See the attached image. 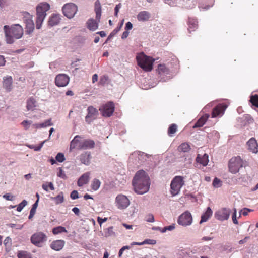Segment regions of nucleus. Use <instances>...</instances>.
<instances>
[{"instance_id":"nucleus-43","label":"nucleus","mask_w":258,"mask_h":258,"mask_svg":"<svg viewBox=\"0 0 258 258\" xmlns=\"http://www.w3.org/2000/svg\"><path fill=\"white\" fill-rule=\"evenodd\" d=\"M27 204V201L25 200H23L17 206V211L18 212H21L22 209Z\"/></svg>"},{"instance_id":"nucleus-23","label":"nucleus","mask_w":258,"mask_h":258,"mask_svg":"<svg viewBox=\"0 0 258 258\" xmlns=\"http://www.w3.org/2000/svg\"><path fill=\"white\" fill-rule=\"evenodd\" d=\"M13 79L11 76L6 77L3 78V87L8 92L12 89Z\"/></svg>"},{"instance_id":"nucleus-61","label":"nucleus","mask_w":258,"mask_h":258,"mask_svg":"<svg viewBox=\"0 0 258 258\" xmlns=\"http://www.w3.org/2000/svg\"><path fill=\"white\" fill-rule=\"evenodd\" d=\"M145 243H148L147 242V240H144L143 242H132L131 245V246H133V245H143V244H145Z\"/></svg>"},{"instance_id":"nucleus-33","label":"nucleus","mask_w":258,"mask_h":258,"mask_svg":"<svg viewBox=\"0 0 258 258\" xmlns=\"http://www.w3.org/2000/svg\"><path fill=\"white\" fill-rule=\"evenodd\" d=\"M51 199L54 201L56 205L61 204L64 201L63 193L62 192H60L56 197H51Z\"/></svg>"},{"instance_id":"nucleus-55","label":"nucleus","mask_w":258,"mask_h":258,"mask_svg":"<svg viewBox=\"0 0 258 258\" xmlns=\"http://www.w3.org/2000/svg\"><path fill=\"white\" fill-rule=\"evenodd\" d=\"M232 221H233V222L234 224H237L238 223V221L237 220V218H236V209H234V212L232 214Z\"/></svg>"},{"instance_id":"nucleus-39","label":"nucleus","mask_w":258,"mask_h":258,"mask_svg":"<svg viewBox=\"0 0 258 258\" xmlns=\"http://www.w3.org/2000/svg\"><path fill=\"white\" fill-rule=\"evenodd\" d=\"M177 130V126L175 124H171L168 130V134L170 136H172L174 135Z\"/></svg>"},{"instance_id":"nucleus-50","label":"nucleus","mask_w":258,"mask_h":258,"mask_svg":"<svg viewBox=\"0 0 258 258\" xmlns=\"http://www.w3.org/2000/svg\"><path fill=\"white\" fill-rule=\"evenodd\" d=\"M121 29L120 26H117L115 29H114L112 32L110 34L109 36H108V39L114 36L115 35H116Z\"/></svg>"},{"instance_id":"nucleus-32","label":"nucleus","mask_w":258,"mask_h":258,"mask_svg":"<svg viewBox=\"0 0 258 258\" xmlns=\"http://www.w3.org/2000/svg\"><path fill=\"white\" fill-rule=\"evenodd\" d=\"M188 31L189 32L194 31L198 27V22L194 18H189L188 19Z\"/></svg>"},{"instance_id":"nucleus-35","label":"nucleus","mask_w":258,"mask_h":258,"mask_svg":"<svg viewBox=\"0 0 258 258\" xmlns=\"http://www.w3.org/2000/svg\"><path fill=\"white\" fill-rule=\"evenodd\" d=\"M190 149V146L187 143H182L178 147V150L183 152H187Z\"/></svg>"},{"instance_id":"nucleus-5","label":"nucleus","mask_w":258,"mask_h":258,"mask_svg":"<svg viewBox=\"0 0 258 258\" xmlns=\"http://www.w3.org/2000/svg\"><path fill=\"white\" fill-rule=\"evenodd\" d=\"M184 184L183 178L180 176L175 177L172 180L171 186V193L173 196L178 195Z\"/></svg>"},{"instance_id":"nucleus-11","label":"nucleus","mask_w":258,"mask_h":258,"mask_svg":"<svg viewBox=\"0 0 258 258\" xmlns=\"http://www.w3.org/2000/svg\"><path fill=\"white\" fill-rule=\"evenodd\" d=\"M99 110L101 111L102 116L110 117L114 111V104L112 102H108L100 108Z\"/></svg>"},{"instance_id":"nucleus-9","label":"nucleus","mask_w":258,"mask_h":258,"mask_svg":"<svg viewBox=\"0 0 258 258\" xmlns=\"http://www.w3.org/2000/svg\"><path fill=\"white\" fill-rule=\"evenodd\" d=\"M115 203L118 209H124L130 205V201L126 196L119 194L115 198Z\"/></svg>"},{"instance_id":"nucleus-59","label":"nucleus","mask_w":258,"mask_h":258,"mask_svg":"<svg viewBox=\"0 0 258 258\" xmlns=\"http://www.w3.org/2000/svg\"><path fill=\"white\" fill-rule=\"evenodd\" d=\"M132 28H133V24H132L131 22H128L126 23L125 27V30L128 31V30H131L132 29Z\"/></svg>"},{"instance_id":"nucleus-20","label":"nucleus","mask_w":258,"mask_h":258,"mask_svg":"<svg viewBox=\"0 0 258 258\" xmlns=\"http://www.w3.org/2000/svg\"><path fill=\"white\" fill-rule=\"evenodd\" d=\"M65 241L63 240H56L52 241L50 245L51 249L55 251H60L63 248Z\"/></svg>"},{"instance_id":"nucleus-41","label":"nucleus","mask_w":258,"mask_h":258,"mask_svg":"<svg viewBox=\"0 0 258 258\" xmlns=\"http://www.w3.org/2000/svg\"><path fill=\"white\" fill-rule=\"evenodd\" d=\"M148 158V155L144 152H139L138 155V158L141 162H144Z\"/></svg>"},{"instance_id":"nucleus-28","label":"nucleus","mask_w":258,"mask_h":258,"mask_svg":"<svg viewBox=\"0 0 258 258\" xmlns=\"http://www.w3.org/2000/svg\"><path fill=\"white\" fill-rule=\"evenodd\" d=\"M208 155L206 154H204L202 156H200V155L198 154L196 158V161L198 163H199L203 166H205L208 163Z\"/></svg>"},{"instance_id":"nucleus-3","label":"nucleus","mask_w":258,"mask_h":258,"mask_svg":"<svg viewBox=\"0 0 258 258\" xmlns=\"http://www.w3.org/2000/svg\"><path fill=\"white\" fill-rule=\"evenodd\" d=\"M50 9V5L45 2L39 4L36 7L37 20L36 22V27L39 29L46 16V12Z\"/></svg>"},{"instance_id":"nucleus-57","label":"nucleus","mask_w":258,"mask_h":258,"mask_svg":"<svg viewBox=\"0 0 258 258\" xmlns=\"http://www.w3.org/2000/svg\"><path fill=\"white\" fill-rule=\"evenodd\" d=\"M146 221L148 222H154V217L153 214H149L147 217Z\"/></svg>"},{"instance_id":"nucleus-62","label":"nucleus","mask_w":258,"mask_h":258,"mask_svg":"<svg viewBox=\"0 0 258 258\" xmlns=\"http://www.w3.org/2000/svg\"><path fill=\"white\" fill-rule=\"evenodd\" d=\"M5 59L3 56L0 55V66H3L5 64Z\"/></svg>"},{"instance_id":"nucleus-29","label":"nucleus","mask_w":258,"mask_h":258,"mask_svg":"<svg viewBox=\"0 0 258 258\" xmlns=\"http://www.w3.org/2000/svg\"><path fill=\"white\" fill-rule=\"evenodd\" d=\"M212 209L210 207H208L205 212L202 215L200 223L206 222L212 216Z\"/></svg>"},{"instance_id":"nucleus-47","label":"nucleus","mask_w":258,"mask_h":258,"mask_svg":"<svg viewBox=\"0 0 258 258\" xmlns=\"http://www.w3.org/2000/svg\"><path fill=\"white\" fill-rule=\"evenodd\" d=\"M56 160H57L59 162H62L65 160L64 155L62 153H58L56 157Z\"/></svg>"},{"instance_id":"nucleus-52","label":"nucleus","mask_w":258,"mask_h":258,"mask_svg":"<svg viewBox=\"0 0 258 258\" xmlns=\"http://www.w3.org/2000/svg\"><path fill=\"white\" fill-rule=\"evenodd\" d=\"M3 197L8 201H13L15 199L14 196L11 195L10 194H6L4 195Z\"/></svg>"},{"instance_id":"nucleus-27","label":"nucleus","mask_w":258,"mask_h":258,"mask_svg":"<svg viewBox=\"0 0 258 258\" xmlns=\"http://www.w3.org/2000/svg\"><path fill=\"white\" fill-rule=\"evenodd\" d=\"M209 115L205 114L200 117L193 126L194 128L200 127L203 126L208 119Z\"/></svg>"},{"instance_id":"nucleus-24","label":"nucleus","mask_w":258,"mask_h":258,"mask_svg":"<svg viewBox=\"0 0 258 258\" xmlns=\"http://www.w3.org/2000/svg\"><path fill=\"white\" fill-rule=\"evenodd\" d=\"M90 176L89 172H86L83 174L78 179L77 184L80 187L83 186L84 184H87L89 181Z\"/></svg>"},{"instance_id":"nucleus-63","label":"nucleus","mask_w":258,"mask_h":258,"mask_svg":"<svg viewBox=\"0 0 258 258\" xmlns=\"http://www.w3.org/2000/svg\"><path fill=\"white\" fill-rule=\"evenodd\" d=\"M72 211L77 216L79 215L80 210L77 207H74L72 209Z\"/></svg>"},{"instance_id":"nucleus-31","label":"nucleus","mask_w":258,"mask_h":258,"mask_svg":"<svg viewBox=\"0 0 258 258\" xmlns=\"http://www.w3.org/2000/svg\"><path fill=\"white\" fill-rule=\"evenodd\" d=\"M80 138L81 137L79 135H76L74 137V138L71 141L70 143V150H73L76 148L78 149V145L80 144V142H82V141L79 140Z\"/></svg>"},{"instance_id":"nucleus-25","label":"nucleus","mask_w":258,"mask_h":258,"mask_svg":"<svg viewBox=\"0 0 258 258\" xmlns=\"http://www.w3.org/2000/svg\"><path fill=\"white\" fill-rule=\"evenodd\" d=\"M151 15L149 12L146 11L140 12L137 15V19L139 21H147L150 18Z\"/></svg>"},{"instance_id":"nucleus-38","label":"nucleus","mask_w":258,"mask_h":258,"mask_svg":"<svg viewBox=\"0 0 258 258\" xmlns=\"http://www.w3.org/2000/svg\"><path fill=\"white\" fill-rule=\"evenodd\" d=\"M18 258H32L31 254L25 251H20L18 252Z\"/></svg>"},{"instance_id":"nucleus-7","label":"nucleus","mask_w":258,"mask_h":258,"mask_svg":"<svg viewBox=\"0 0 258 258\" xmlns=\"http://www.w3.org/2000/svg\"><path fill=\"white\" fill-rule=\"evenodd\" d=\"M31 242L34 245L41 247L47 240V236L45 234L42 232H37L33 234L31 237Z\"/></svg>"},{"instance_id":"nucleus-46","label":"nucleus","mask_w":258,"mask_h":258,"mask_svg":"<svg viewBox=\"0 0 258 258\" xmlns=\"http://www.w3.org/2000/svg\"><path fill=\"white\" fill-rule=\"evenodd\" d=\"M58 172L57 173V175L58 177H60L62 179H66V175L64 173V172L63 171L62 168L59 167L57 169Z\"/></svg>"},{"instance_id":"nucleus-37","label":"nucleus","mask_w":258,"mask_h":258,"mask_svg":"<svg viewBox=\"0 0 258 258\" xmlns=\"http://www.w3.org/2000/svg\"><path fill=\"white\" fill-rule=\"evenodd\" d=\"M62 232H67V231L65 227L62 226H58L53 228L52 233L56 235Z\"/></svg>"},{"instance_id":"nucleus-19","label":"nucleus","mask_w":258,"mask_h":258,"mask_svg":"<svg viewBox=\"0 0 258 258\" xmlns=\"http://www.w3.org/2000/svg\"><path fill=\"white\" fill-rule=\"evenodd\" d=\"M95 146V143L93 140L87 139L82 141L78 145L79 149H92Z\"/></svg>"},{"instance_id":"nucleus-60","label":"nucleus","mask_w":258,"mask_h":258,"mask_svg":"<svg viewBox=\"0 0 258 258\" xmlns=\"http://www.w3.org/2000/svg\"><path fill=\"white\" fill-rule=\"evenodd\" d=\"M107 220V218H102L100 217H98L97 218V221L99 223V224L101 225L103 223L106 222Z\"/></svg>"},{"instance_id":"nucleus-40","label":"nucleus","mask_w":258,"mask_h":258,"mask_svg":"<svg viewBox=\"0 0 258 258\" xmlns=\"http://www.w3.org/2000/svg\"><path fill=\"white\" fill-rule=\"evenodd\" d=\"M113 227L112 226L109 227L104 230V236L105 237L111 236L114 235V232L113 231Z\"/></svg>"},{"instance_id":"nucleus-56","label":"nucleus","mask_w":258,"mask_h":258,"mask_svg":"<svg viewBox=\"0 0 258 258\" xmlns=\"http://www.w3.org/2000/svg\"><path fill=\"white\" fill-rule=\"evenodd\" d=\"M131 248L130 246H123L120 250L118 253V255L119 257H120L123 252H124V250L126 249H129Z\"/></svg>"},{"instance_id":"nucleus-51","label":"nucleus","mask_w":258,"mask_h":258,"mask_svg":"<svg viewBox=\"0 0 258 258\" xmlns=\"http://www.w3.org/2000/svg\"><path fill=\"white\" fill-rule=\"evenodd\" d=\"M7 226L11 228H15L17 230H20L22 229L23 225H16L13 223H10L7 224Z\"/></svg>"},{"instance_id":"nucleus-64","label":"nucleus","mask_w":258,"mask_h":258,"mask_svg":"<svg viewBox=\"0 0 258 258\" xmlns=\"http://www.w3.org/2000/svg\"><path fill=\"white\" fill-rule=\"evenodd\" d=\"M129 35V32L125 30L122 34V36H121V38L124 39H125Z\"/></svg>"},{"instance_id":"nucleus-42","label":"nucleus","mask_w":258,"mask_h":258,"mask_svg":"<svg viewBox=\"0 0 258 258\" xmlns=\"http://www.w3.org/2000/svg\"><path fill=\"white\" fill-rule=\"evenodd\" d=\"M183 0H165V3L171 6H174L180 3Z\"/></svg>"},{"instance_id":"nucleus-44","label":"nucleus","mask_w":258,"mask_h":258,"mask_svg":"<svg viewBox=\"0 0 258 258\" xmlns=\"http://www.w3.org/2000/svg\"><path fill=\"white\" fill-rule=\"evenodd\" d=\"M250 101L253 105L258 107V95H255L254 96H252L250 98Z\"/></svg>"},{"instance_id":"nucleus-2","label":"nucleus","mask_w":258,"mask_h":258,"mask_svg":"<svg viewBox=\"0 0 258 258\" xmlns=\"http://www.w3.org/2000/svg\"><path fill=\"white\" fill-rule=\"evenodd\" d=\"M3 29L8 44L13 43L15 40L21 38L23 35V29L19 24H14L11 26L5 25Z\"/></svg>"},{"instance_id":"nucleus-12","label":"nucleus","mask_w":258,"mask_h":258,"mask_svg":"<svg viewBox=\"0 0 258 258\" xmlns=\"http://www.w3.org/2000/svg\"><path fill=\"white\" fill-rule=\"evenodd\" d=\"M24 18V21L26 24V32L29 34L34 30V24L32 19V16L29 13L25 12Z\"/></svg>"},{"instance_id":"nucleus-21","label":"nucleus","mask_w":258,"mask_h":258,"mask_svg":"<svg viewBox=\"0 0 258 258\" xmlns=\"http://www.w3.org/2000/svg\"><path fill=\"white\" fill-rule=\"evenodd\" d=\"M61 20V15L59 14H53L49 17L48 20V25L51 26H54L58 25Z\"/></svg>"},{"instance_id":"nucleus-10","label":"nucleus","mask_w":258,"mask_h":258,"mask_svg":"<svg viewBox=\"0 0 258 258\" xmlns=\"http://www.w3.org/2000/svg\"><path fill=\"white\" fill-rule=\"evenodd\" d=\"M178 223L183 226L190 225L192 222V217L191 213L188 211H185L178 218Z\"/></svg>"},{"instance_id":"nucleus-48","label":"nucleus","mask_w":258,"mask_h":258,"mask_svg":"<svg viewBox=\"0 0 258 258\" xmlns=\"http://www.w3.org/2000/svg\"><path fill=\"white\" fill-rule=\"evenodd\" d=\"M212 184L213 186L216 188L220 187L222 185L221 180L217 177L214 179Z\"/></svg>"},{"instance_id":"nucleus-8","label":"nucleus","mask_w":258,"mask_h":258,"mask_svg":"<svg viewBox=\"0 0 258 258\" xmlns=\"http://www.w3.org/2000/svg\"><path fill=\"white\" fill-rule=\"evenodd\" d=\"M78 10L77 6L73 3H68L62 7V12L65 16L71 19L72 18Z\"/></svg>"},{"instance_id":"nucleus-16","label":"nucleus","mask_w":258,"mask_h":258,"mask_svg":"<svg viewBox=\"0 0 258 258\" xmlns=\"http://www.w3.org/2000/svg\"><path fill=\"white\" fill-rule=\"evenodd\" d=\"M70 81L69 77L64 74H60L55 77V84L58 87L66 86Z\"/></svg>"},{"instance_id":"nucleus-49","label":"nucleus","mask_w":258,"mask_h":258,"mask_svg":"<svg viewBox=\"0 0 258 258\" xmlns=\"http://www.w3.org/2000/svg\"><path fill=\"white\" fill-rule=\"evenodd\" d=\"M175 229V224H172L169 226L164 227L163 228V230H162V233H165L167 230L168 231H172Z\"/></svg>"},{"instance_id":"nucleus-18","label":"nucleus","mask_w":258,"mask_h":258,"mask_svg":"<svg viewBox=\"0 0 258 258\" xmlns=\"http://www.w3.org/2000/svg\"><path fill=\"white\" fill-rule=\"evenodd\" d=\"M246 144L247 146L248 150L249 151L255 154L258 152V144L255 138H250L247 142Z\"/></svg>"},{"instance_id":"nucleus-45","label":"nucleus","mask_w":258,"mask_h":258,"mask_svg":"<svg viewBox=\"0 0 258 258\" xmlns=\"http://www.w3.org/2000/svg\"><path fill=\"white\" fill-rule=\"evenodd\" d=\"M41 128H45L48 126H52L53 125V123L51 122V119H49L46 120H45L44 122L42 123H40Z\"/></svg>"},{"instance_id":"nucleus-13","label":"nucleus","mask_w":258,"mask_h":258,"mask_svg":"<svg viewBox=\"0 0 258 258\" xmlns=\"http://www.w3.org/2000/svg\"><path fill=\"white\" fill-rule=\"evenodd\" d=\"M87 115L85 117V121L87 123L90 124L97 118L98 111L95 108L90 106L87 108Z\"/></svg>"},{"instance_id":"nucleus-58","label":"nucleus","mask_w":258,"mask_h":258,"mask_svg":"<svg viewBox=\"0 0 258 258\" xmlns=\"http://www.w3.org/2000/svg\"><path fill=\"white\" fill-rule=\"evenodd\" d=\"M107 80L108 77L106 76H103L100 79L99 84L104 85Z\"/></svg>"},{"instance_id":"nucleus-15","label":"nucleus","mask_w":258,"mask_h":258,"mask_svg":"<svg viewBox=\"0 0 258 258\" xmlns=\"http://www.w3.org/2000/svg\"><path fill=\"white\" fill-rule=\"evenodd\" d=\"M157 70L164 81L171 78V71L165 64H159Z\"/></svg>"},{"instance_id":"nucleus-34","label":"nucleus","mask_w":258,"mask_h":258,"mask_svg":"<svg viewBox=\"0 0 258 258\" xmlns=\"http://www.w3.org/2000/svg\"><path fill=\"white\" fill-rule=\"evenodd\" d=\"M95 11L96 15V18L99 19L101 14V6L100 2L97 0L95 3Z\"/></svg>"},{"instance_id":"nucleus-30","label":"nucleus","mask_w":258,"mask_h":258,"mask_svg":"<svg viewBox=\"0 0 258 258\" xmlns=\"http://www.w3.org/2000/svg\"><path fill=\"white\" fill-rule=\"evenodd\" d=\"M87 28L91 31H94L98 27V24L96 20L92 19L88 20L87 21Z\"/></svg>"},{"instance_id":"nucleus-4","label":"nucleus","mask_w":258,"mask_h":258,"mask_svg":"<svg viewBox=\"0 0 258 258\" xmlns=\"http://www.w3.org/2000/svg\"><path fill=\"white\" fill-rule=\"evenodd\" d=\"M138 64L146 71H151L153 69L154 59L147 56L143 52L138 54L136 56Z\"/></svg>"},{"instance_id":"nucleus-14","label":"nucleus","mask_w":258,"mask_h":258,"mask_svg":"<svg viewBox=\"0 0 258 258\" xmlns=\"http://www.w3.org/2000/svg\"><path fill=\"white\" fill-rule=\"evenodd\" d=\"M231 210L229 208H223L217 211L215 214V218L220 221H224L228 219Z\"/></svg>"},{"instance_id":"nucleus-54","label":"nucleus","mask_w":258,"mask_h":258,"mask_svg":"<svg viewBox=\"0 0 258 258\" xmlns=\"http://www.w3.org/2000/svg\"><path fill=\"white\" fill-rule=\"evenodd\" d=\"M31 123H32L31 121L24 120L23 121H22V124L25 128V129L27 130L29 128L30 125L31 124Z\"/></svg>"},{"instance_id":"nucleus-17","label":"nucleus","mask_w":258,"mask_h":258,"mask_svg":"<svg viewBox=\"0 0 258 258\" xmlns=\"http://www.w3.org/2000/svg\"><path fill=\"white\" fill-rule=\"evenodd\" d=\"M227 105L225 104H218L213 110L212 117L214 118L218 116H222L227 108Z\"/></svg>"},{"instance_id":"nucleus-22","label":"nucleus","mask_w":258,"mask_h":258,"mask_svg":"<svg viewBox=\"0 0 258 258\" xmlns=\"http://www.w3.org/2000/svg\"><path fill=\"white\" fill-rule=\"evenodd\" d=\"M91 158V153L88 151L83 153L79 156L81 162L86 165L90 164Z\"/></svg>"},{"instance_id":"nucleus-36","label":"nucleus","mask_w":258,"mask_h":258,"mask_svg":"<svg viewBox=\"0 0 258 258\" xmlns=\"http://www.w3.org/2000/svg\"><path fill=\"white\" fill-rule=\"evenodd\" d=\"M100 185V181L98 179L95 178L92 181L91 188L93 190L96 191L99 188Z\"/></svg>"},{"instance_id":"nucleus-26","label":"nucleus","mask_w":258,"mask_h":258,"mask_svg":"<svg viewBox=\"0 0 258 258\" xmlns=\"http://www.w3.org/2000/svg\"><path fill=\"white\" fill-rule=\"evenodd\" d=\"M37 106V102L35 98L33 97L29 98L27 100V110L33 111L35 109V107Z\"/></svg>"},{"instance_id":"nucleus-6","label":"nucleus","mask_w":258,"mask_h":258,"mask_svg":"<svg viewBox=\"0 0 258 258\" xmlns=\"http://www.w3.org/2000/svg\"><path fill=\"white\" fill-rule=\"evenodd\" d=\"M242 166V160L240 156L233 157L229 161V170L232 174L237 173Z\"/></svg>"},{"instance_id":"nucleus-53","label":"nucleus","mask_w":258,"mask_h":258,"mask_svg":"<svg viewBox=\"0 0 258 258\" xmlns=\"http://www.w3.org/2000/svg\"><path fill=\"white\" fill-rule=\"evenodd\" d=\"M70 197L73 200L77 199L79 198L78 192L77 190H73L71 192Z\"/></svg>"},{"instance_id":"nucleus-1","label":"nucleus","mask_w":258,"mask_h":258,"mask_svg":"<svg viewBox=\"0 0 258 258\" xmlns=\"http://www.w3.org/2000/svg\"><path fill=\"white\" fill-rule=\"evenodd\" d=\"M132 183L135 191L138 194L143 195L149 189L150 178L145 171L139 170L136 173Z\"/></svg>"}]
</instances>
